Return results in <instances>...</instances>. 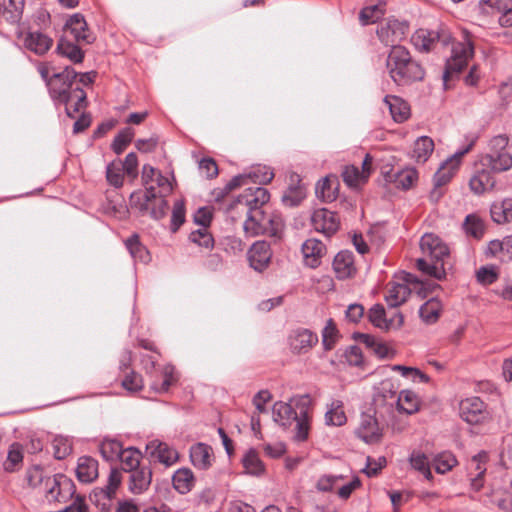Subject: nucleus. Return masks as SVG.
Wrapping results in <instances>:
<instances>
[{
    "mask_svg": "<svg viewBox=\"0 0 512 512\" xmlns=\"http://www.w3.org/2000/svg\"><path fill=\"white\" fill-rule=\"evenodd\" d=\"M397 409L406 414H413L419 409V398L411 390H402L396 400Z\"/></svg>",
    "mask_w": 512,
    "mask_h": 512,
    "instance_id": "36",
    "label": "nucleus"
},
{
    "mask_svg": "<svg viewBox=\"0 0 512 512\" xmlns=\"http://www.w3.org/2000/svg\"><path fill=\"white\" fill-rule=\"evenodd\" d=\"M492 173L493 171L485 166L477 169L469 180L470 190L476 195L492 190L495 186V178Z\"/></svg>",
    "mask_w": 512,
    "mask_h": 512,
    "instance_id": "24",
    "label": "nucleus"
},
{
    "mask_svg": "<svg viewBox=\"0 0 512 512\" xmlns=\"http://www.w3.org/2000/svg\"><path fill=\"white\" fill-rule=\"evenodd\" d=\"M459 414L465 422L471 425L479 424L489 416L486 404L476 396L463 399L460 402Z\"/></svg>",
    "mask_w": 512,
    "mask_h": 512,
    "instance_id": "12",
    "label": "nucleus"
},
{
    "mask_svg": "<svg viewBox=\"0 0 512 512\" xmlns=\"http://www.w3.org/2000/svg\"><path fill=\"white\" fill-rule=\"evenodd\" d=\"M356 436L367 444L380 442L383 436L382 428L379 426L375 415L362 413L359 425L355 430Z\"/></svg>",
    "mask_w": 512,
    "mask_h": 512,
    "instance_id": "14",
    "label": "nucleus"
},
{
    "mask_svg": "<svg viewBox=\"0 0 512 512\" xmlns=\"http://www.w3.org/2000/svg\"><path fill=\"white\" fill-rule=\"evenodd\" d=\"M488 454L481 451L474 455L468 463V471L471 481V487L475 491H479L484 485V474L486 472V463Z\"/></svg>",
    "mask_w": 512,
    "mask_h": 512,
    "instance_id": "21",
    "label": "nucleus"
},
{
    "mask_svg": "<svg viewBox=\"0 0 512 512\" xmlns=\"http://www.w3.org/2000/svg\"><path fill=\"white\" fill-rule=\"evenodd\" d=\"M74 484L63 474L46 478L44 490L48 501L65 502L74 494Z\"/></svg>",
    "mask_w": 512,
    "mask_h": 512,
    "instance_id": "11",
    "label": "nucleus"
},
{
    "mask_svg": "<svg viewBox=\"0 0 512 512\" xmlns=\"http://www.w3.org/2000/svg\"><path fill=\"white\" fill-rule=\"evenodd\" d=\"M148 196V201L143 203V207L139 206L132 196H130L129 203L131 209L137 210L141 215L148 214L154 220H160L164 218L169 209V204L167 201V196L164 194H154V197Z\"/></svg>",
    "mask_w": 512,
    "mask_h": 512,
    "instance_id": "13",
    "label": "nucleus"
},
{
    "mask_svg": "<svg viewBox=\"0 0 512 512\" xmlns=\"http://www.w3.org/2000/svg\"><path fill=\"white\" fill-rule=\"evenodd\" d=\"M423 257L417 259L416 266L424 274L441 280L445 277L444 259L449 256V248L436 235L424 234L420 239Z\"/></svg>",
    "mask_w": 512,
    "mask_h": 512,
    "instance_id": "4",
    "label": "nucleus"
},
{
    "mask_svg": "<svg viewBox=\"0 0 512 512\" xmlns=\"http://www.w3.org/2000/svg\"><path fill=\"white\" fill-rule=\"evenodd\" d=\"M23 461L22 447L18 443H13L8 451L7 459L4 462V469L7 472H13Z\"/></svg>",
    "mask_w": 512,
    "mask_h": 512,
    "instance_id": "54",
    "label": "nucleus"
},
{
    "mask_svg": "<svg viewBox=\"0 0 512 512\" xmlns=\"http://www.w3.org/2000/svg\"><path fill=\"white\" fill-rule=\"evenodd\" d=\"M123 168L120 161H113L106 167V178L109 184L115 188H120L123 185Z\"/></svg>",
    "mask_w": 512,
    "mask_h": 512,
    "instance_id": "55",
    "label": "nucleus"
},
{
    "mask_svg": "<svg viewBox=\"0 0 512 512\" xmlns=\"http://www.w3.org/2000/svg\"><path fill=\"white\" fill-rule=\"evenodd\" d=\"M384 102L388 106L391 116L396 122L401 123L409 117V105L400 97L386 95Z\"/></svg>",
    "mask_w": 512,
    "mask_h": 512,
    "instance_id": "34",
    "label": "nucleus"
},
{
    "mask_svg": "<svg viewBox=\"0 0 512 512\" xmlns=\"http://www.w3.org/2000/svg\"><path fill=\"white\" fill-rule=\"evenodd\" d=\"M57 52L74 63H81L84 53L75 44L61 39L57 44Z\"/></svg>",
    "mask_w": 512,
    "mask_h": 512,
    "instance_id": "47",
    "label": "nucleus"
},
{
    "mask_svg": "<svg viewBox=\"0 0 512 512\" xmlns=\"http://www.w3.org/2000/svg\"><path fill=\"white\" fill-rule=\"evenodd\" d=\"M411 293L410 288L404 283H390L387 289L385 300L391 308L403 304Z\"/></svg>",
    "mask_w": 512,
    "mask_h": 512,
    "instance_id": "32",
    "label": "nucleus"
},
{
    "mask_svg": "<svg viewBox=\"0 0 512 512\" xmlns=\"http://www.w3.org/2000/svg\"><path fill=\"white\" fill-rule=\"evenodd\" d=\"M288 342L293 353L305 354L318 343V336L309 329L298 328L290 333Z\"/></svg>",
    "mask_w": 512,
    "mask_h": 512,
    "instance_id": "17",
    "label": "nucleus"
},
{
    "mask_svg": "<svg viewBox=\"0 0 512 512\" xmlns=\"http://www.w3.org/2000/svg\"><path fill=\"white\" fill-rule=\"evenodd\" d=\"M398 386L392 379H384L373 387V405L376 409L396 404Z\"/></svg>",
    "mask_w": 512,
    "mask_h": 512,
    "instance_id": "16",
    "label": "nucleus"
},
{
    "mask_svg": "<svg viewBox=\"0 0 512 512\" xmlns=\"http://www.w3.org/2000/svg\"><path fill=\"white\" fill-rule=\"evenodd\" d=\"M476 140V136H471L469 143L465 147L456 151L444 163H442L434 175V184L436 187H441L452 179L456 171L459 169L462 157L471 150Z\"/></svg>",
    "mask_w": 512,
    "mask_h": 512,
    "instance_id": "10",
    "label": "nucleus"
},
{
    "mask_svg": "<svg viewBox=\"0 0 512 512\" xmlns=\"http://www.w3.org/2000/svg\"><path fill=\"white\" fill-rule=\"evenodd\" d=\"M342 177L349 187H356L367 180V175L360 172L359 168L354 165L346 166L342 172Z\"/></svg>",
    "mask_w": 512,
    "mask_h": 512,
    "instance_id": "56",
    "label": "nucleus"
},
{
    "mask_svg": "<svg viewBox=\"0 0 512 512\" xmlns=\"http://www.w3.org/2000/svg\"><path fill=\"white\" fill-rule=\"evenodd\" d=\"M310 407L309 395L295 396L290 403L278 401L272 408L273 420L284 428L290 427L295 422L294 439L304 441L310 429Z\"/></svg>",
    "mask_w": 512,
    "mask_h": 512,
    "instance_id": "3",
    "label": "nucleus"
},
{
    "mask_svg": "<svg viewBox=\"0 0 512 512\" xmlns=\"http://www.w3.org/2000/svg\"><path fill=\"white\" fill-rule=\"evenodd\" d=\"M141 178L144 191L138 190L130 195L141 207H143V203H146L145 201H148L147 195L150 197H154V194L169 195L173 190L170 180L149 164L143 166Z\"/></svg>",
    "mask_w": 512,
    "mask_h": 512,
    "instance_id": "6",
    "label": "nucleus"
},
{
    "mask_svg": "<svg viewBox=\"0 0 512 512\" xmlns=\"http://www.w3.org/2000/svg\"><path fill=\"white\" fill-rule=\"evenodd\" d=\"M384 3L364 7L359 14L362 25H368L378 21L384 15Z\"/></svg>",
    "mask_w": 512,
    "mask_h": 512,
    "instance_id": "50",
    "label": "nucleus"
},
{
    "mask_svg": "<svg viewBox=\"0 0 512 512\" xmlns=\"http://www.w3.org/2000/svg\"><path fill=\"white\" fill-rule=\"evenodd\" d=\"M141 457V452L138 449L134 447L123 448V452L119 457L122 470L129 472L142 466L143 464L140 463Z\"/></svg>",
    "mask_w": 512,
    "mask_h": 512,
    "instance_id": "44",
    "label": "nucleus"
},
{
    "mask_svg": "<svg viewBox=\"0 0 512 512\" xmlns=\"http://www.w3.org/2000/svg\"><path fill=\"white\" fill-rule=\"evenodd\" d=\"M447 39L448 37L442 39L438 31L419 29L413 34L412 43L417 50L429 52L440 40L446 44Z\"/></svg>",
    "mask_w": 512,
    "mask_h": 512,
    "instance_id": "25",
    "label": "nucleus"
},
{
    "mask_svg": "<svg viewBox=\"0 0 512 512\" xmlns=\"http://www.w3.org/2000/svg\"><path fill=\"white\" fill-rule=\"evenodd\" d=\"M122 480L121 472L112 468L108 477V483L101 488H95L90 494V501L99 509V512H109L112 500Z\"/></svg>",
    "mask_w": 512,
    "mask_h": 512,
    "instance_id": "9",
    "label": "nucleus"
},
{
    "mask_svg": "<svg viewBox=\"0 0 512 512\" xmlns=\"http://www.w3.org/2000/svg\"><path fill=\"white\" fill-rule=\"evenodd\" d=\"M128 490L136 495L144 493L152 481V470L148 465H142L128 472Z\"/></svg>",
    "mask_w": 512,
    "mask_h": 512,
    "instance_id": "20",
    "label": "nucleus"
},
{
    "mask_svg": "<svg viewBox=\"0 0 512 512\" xmlns=\"http://www.w3.org/2000/svg\"><path fill=\"white\" fill-rule=\"evenodd\" d=\"M174 489L180 494H187L195 485V477L191 469L180 468L175 471L172 477Z\"/></svg>",
    "mask_w": 512,
    "mask_h": 512,
    "instance_id": "33",
    "label": "nucleus"
},
{
    "mask_svg": "<svg viewBox=\"0 0 512 512\" xmlns=\"http://www.w3.org/2000/svg\"><path fill=\"white\" fill-rule=\"evenodd\" d=\"M4 19L11 24H18L23 15L24 0H3L2 1Z\"/></svg>",
    "mask_w": 512,
    "mask_h": 512,
    "instance_id": "37",
    "label": "nucleus"
},
{
    "mask_svg": "<svg viewBox=\"0 0 512 512\" xmlns=\"http://www.w3.org/2000/svg\"><path fill=\"white\" fill-rule=\"evenodd\" d=\"M473 55L474 46L468 37H465L463 41L452 44L451 55L446 60L443 72V81L445 85L449 80L457 77L462 72Z\"/></svg>",
    "mask_w": 512,
    "mask_h": 512,
    "instance_id": "8",
    "label": "nucleus"
},
{
    "mask_svg": "<svg viewBox=\"0 0 512 512\" xmlns=\"http://www.w3.org/2000/svg\"><path fill=\"white\" fill-rule=\"evenodd\" d=\"M125 245L134 261L148 263L151 259L147 248L140 242L139 236L133 234L126 241Z\"/></svg>",
    "mask_w": 512,
    "mask_h": 512,
    "instance_id": "35",
    "label": "nucleus"
},
{
    "mask_svg": "<svg viewBox=\"0 0 512 512\" xmlns=\"http://www.w3.org/2000/svg\"><path fill=\"white\" fill-rule=\"evenodd\" d=\"M52 44L53 39L39 31L29 32L24 39L25 47L38 55L45 54Z\"/></svg>",
    "mask_w": 512,
    "mask_h": 512,
    "instance_id": "29",
    "label": "nucleus"
},
{
    "mask_svg": "<svg viewBox=\"0 0 512 512\" xmlns=\"http://www.w3.org/2000/svg\"><path fill=\"white\" fill-rule=\"evenodd\" d=\"M185 222V204L183 200L175 201L171 216V231L176 232Z\"/></svg>",
    "mask_w": 512,
    "mask_h": 512,
    "instance_id": "63",
    "label": "nucleus"
},
{
    "mask_svg": "<svg viewBox=\"0 0 512 512\" xmlns=\"http://www.w3.org/2000/svg\"><path fill=\"white\" fill-rule=\"evenodd\" d=\"M55 458L61 460L72 452V440L65 436H56L52 442Z\"/></svg>",
    "mask_w": 512,
    "mask_h": 512,
    "instance_id": "58",
    "label": "nucleus"
},
{
    "mask_svg": "<svg viewBox=\"0 0 512 512\" xmlns=\"http://www.w3.org/2000/svg\"><path fill=\"white\" fill-rule=\"evenodd\" d=\"M66 31H69L77 42L90 44L94 38L87 33V23L83 15L76 13L72 15L66 22Z\"/></svg>",
    "mask_w": 512,
    "mask_h": 512,
    "instance_id": "27",
    "label": "nucleus"
},
{
    "mask_svg": "<svg viewBox=\"0 0 512 512\" xmlns=\"http://www.w3.org/2000/svg\"><path fill=\"white\" fill-rule=\"evenodd\" d=\"M476 279L482 285H490L498 279V271L494 266H482L476 272Z\"/></svg>",
    "mask_w": 512,
    "mask_h": 512,
    "instance_id": "64",
    "label": "nucleus"
},
{
    "mask_svg": "<svg viewBox=\"0 0 512 512\" xmlns=\"http://www.w3.org/2000/svg\"><path fill=\"white\" fill-rule=\"evenodd\" d=\"M406 29L407 26L404 23L396 19H390L385 23H382L377 28L376 33L383 44L386 46L391 45L392 48L393 46H396V42L401 41L404 37Z\"/></svg>",
    "mask_w": 512,
    "mask_h": 512,
    "instance_id": "19",
    "label": "nucleus"
},
{
    "mask_svg": "<svg viewBox=\"0 0 512 512\" xmlns=\"http://www.w3.org/2000/svg\"><path fill=\"white\" fill-rule=\"evenodd\" d=\"M387 315L385 308L381 304H375L373 305L369 312H368V318L370 322L377 328H380L382 330H386L388 328L387 326Z\"/></svg>",
    "mask_w": 512,
    "mask_h": 512,
    "instance_id": "57",
    "label": "nucleus"
},
{
    "mask_svg": "<svg viewBox=\"0 0 512 512\" xmlns=\"http://www.w3.org/2000/svg\"><path fill=\"white\" fill-rule=\"evenodd\" d=\"M337 187L329 177L320 180L316 185V195L324 202H331L336 199Z\"/></svg>",
    "mask_w": 512,
    "mask_h": 512,
    "instance_id": "48",
    "label": "nucleus"
},
{
    "mask_svg": "<svg viewBox=\"0 0 512 512\" xmlns=\"http://www.w3.org/2000/svg\"><path fill=\"white\" fill-rule=\"evenodd\" d=\"M418 179L415 168L407 167L393 174L386 175V181L393 182L397 188L408 190Z\"/></svg>",
    "mask_w": 512,
    "mask_h": 512,
    "instance_id": "31",
    "label": "nucleus"
},
{
    "mask_svg": "<svg viewBox=\"0 0 512 512\" xmlns=\"http://www.w3.org/2000/svg\"><path fill=\"white\" fill-rule=\"evenodd\" d=\"M509 137L506 134L494 136L488 144V151L482 157V165L494 173H501L512 168V154L507 149Z\"/></svg>",
    "mask_w": 512,
    "mask_h": 512,
    "instance_id": "7",
    "label": "nucleus"
},
{
    "mask_svg": "<svg viewBox=\"0 0 512 512\" xmlns=\"http://www.w3.org/2000/svg\"><path fill=\"white\" fill-rule=\"evenodd\" d=\"M94 71L78 74L73 68L65 67L54 73L48 81L49 92L56 104H64L68 117L86 106V93L81 86H89L96 78Z\"/></svg>",
    "mask_w": 512,
    "mask_h": 512,
    "instance_id": "2",
    "label": "nucleus"
},
{
    "mask_svg": "<svg viewBox=\"0 0 512 512\" xmlns=\"http://www.w3.org/2000/svg\"><path fill=\"white\" fill-rule=\"evenodd\" d=\"M267 189L256 186L249 187L241 193L234 202L236 207H242L246 213L243 224L244 231L249 236L266 234L280 238L284 229V220L280 214H266L262 207L269 201Z\"/></svg>",
    "mask_w": 512,
    "mask_h": 512,
    "instance_id": "1",
    "label": "nucleus"
},
{
    "mask_svg": "<svg viewBox=\"0 0 512 512\" xmlns=\"http://www.w3.org/2000/svg\"><path fill=\"white\" fill-rule=\"evenodd\" d=\"M189 239L193 243L204 248H212L214 245V239L209 233L208 228H199L195 231H192Z\"/></svg>",
    "mask_w": 512,
    "mask_h": 512,
    "instance_id": "62",
    "label": "nucleus"
},
{
    "mask_svg": "<svg viewBox=\"0 0 512 512\" xmlns=\"http://www.w3.org/2000/svg\"><path fill=\"white\" fill-rule=\"evenodd\" d=\"M146 450L154 460L166 467L172 466L179 459L177 450L160 440L150 441L146 445Z\"/></svg>",
    "mask_w": 512,
    "mask_h": 512,
    "instance_id": "18",
    "label": "nucleus"
},
{
    "mask_svg": "<svg viewBox=\"0 0 512 512\" xmlns=\"http://www.w3.org/2000/svg\"><path fill=\"white\" fill-rule=\"evenodd\" d=\"M99 451L104 460L107 462H115L119 460L123 452V446L121 442L116 439H104L99 446Z\"/></svg>",
    "mask_w": 512,
    "mask_h": 512,
    "instance_id": "39",
    "label": "nucleus"
},
{
    "mask_svg": "<svg viewBox=\"0 0 512 512\" xmlns=\"http://www.w3.org/2000/svg\"><path fill=\"white\" fill-rule=\"evenodd\" d=\"M496 8L500 13L499 24L502 27L512 26V1L502 0L496 3Z\"/></svg>",
    "mask_w": 512,
    "mask_h": 512,
    "instance_id": "60",
    "label": "nucleus"
},
{
    "mask_svg": "<svg viewBox=\"0 0 512 512\" xmlns=\"http://www.w3.org/2000/svg\"><path fill=\"white\" fill-rule=\"evenodd\" d=\"M311 222L317 232L323 233L327 237L336 233L340 226L338 215L326 208L314 210Z\"/></svg>",
    "mask_w": 512,
    "mask_h": 512,
    "instance_id": "15",
    "label": "nucleus"
},
{
    "mask_svg": "<svg viewBox=\"0 0 512 512\" xmlns=\"http://www.w3.org/2000/svg\"><path fill=\"white\" fill-rule=\"evenodd\" d=\"M386 67L391 79L397 85H408L421 81L425 72L404 46H393L388 54Z\"/></svg>",
    "mask_w": 512,
    "mask_h": 512,
    "instance_id": "5",
    "label": "nucleus"
},
{
    "mask_svg": "<svg viewBox=\"0 0 512 512\" xmlns=\"http://www.w3.org/2000/svg\"><path fill=\"white\" fill-rule=\"evenodd\" d=\"M306 196V190L304 185L297 184V185H291L288 187V189L284 192L282 196V202L287 207H296L298 206L302 200Z\"/></svg>",
    "mask_w": 512,
    "mask_h": 512,
    "instance_id": "46",
    "label": "nucleus"
},
{
    "mask_svg": "<svg viewBox=\"0 0 512 512\" xmlns=\"http://www.w3.org/2000/svg\"><path fill=\"white\" fill-rule=\"evenodd\" d=\"M271 256L270 245L266 241L255 242L248 252L250 266L258 272L268 267Z\"/></svg>",
    "mask_w": 512,
    "mask_h": 512,
    "instance_id": "22",
    "label": "nucleus"
},
{
    "mask_svg": "<svg viewBox=\"0 0 512 512\" xmlns=\"http://www.w3.org/2000/svg\"><path fill=\"white\" fill-rule=\"evenodd\" d=\"M134 137V131L132 128L127 127L121 130L117 136L114 138L112 143V149L113 151L119 155L121 154L128 144L131 143L132 139Z\"/></svg>",
    "mask_w": 512,
    "mask_h": 512,
    "instance_id": "59",
    "label": "nucleus"
},
{
    "mask_svg": "<svg viewBox=\"0 0 512 512\" xmlns=\"http://www.w3.org/2000/svg\"><path fill=\"white\" fill-rule=\"evenodd\" d=\"M242 463L246 472L250 475L259 476L264 473V464L254 449H250L245 453Z\"/></svg>",
    "mask_w": 512,
    "mask_h": 512,
    "instance_id": "45",
    "label": "nucleus"
},
{
    "mask_svg": "<svg viewBox=\"0 0 512 512\" xmlns=\"http://www.w3.org/2000/svg\"><path fill=\"white\" fill-rule=\"evenodd\" d=\"M162 381H154L151 384V388L158 392V393H164L167 392L170 388V386L177 381V378L175 376L174 367L172 365H166L162 372Z\"/></svg>",
    "mask_w": 512,
    "mask_h": 512,
    "instance_id": "51",
    "label": "nucleus"
},
{
    "mask_svg": "<svg viewBox=\"0 0 512 512\" xmlns=\"http://www.w3.org/2000/svg\"><path fill=\"white\" fill-rule=\"evenodd\" d=\"M491 217L498 224L510 221L512 219V199L506 198L501 202L494 203L491 207Z\"/></svg>",
    "mask_w": 512,
    "mask_h": 512,
    "instance_id": "40",
    "label": "nucleus"
},
{
    "mask_svg": "<svg viewBox=\"0 0 512 512\" xmlns=\"http://www.w3.org/2000/svg\"><path fill=\"white\" fill-rule=\"evenodd\" d=\"M190 460L195 468L207 470L214 460L211 446L202 442L192 445L190 447Z\"/></svg>",
    "mask_w": 512,
    "mask_h": 512,
    "instance_id": "26",
    "label": "nucleus"
},
{
    "mask_svg": "<svg viewBox=\"0 0 512 512\" xmlns=\"http://www.w3.org/2000/svg\"><path fill=\"white\" fill-rule=\"evenodd\" d=\"M434 151V142L428 136L419 137L413 147L412 158L418 163H424Z\"/></svg>",
    "mask_w": 512,
    "mask_h": 512,
    "instance_id": "38",
    "label": "nucleus"
},
{
    "mask_svg": "<svg viewBox=\"0 0 512 512\" xmlns=\"http://www.w3.org/2000/svg\"><path fill=\"white\" fill-rule=\"evenodd\" d=\"M457 465V459L451 452H442L433 458V466L439 474H445Z\"/></svg>",
    "mask_w": 512,
    "mask_h": 512,
    "instance_id": "49",
    "label": "nucleus"
},
{
    "mask_svg": "<svg viewBox=\"0 0 512 512\" xmlns=\"http://www.w3.org/2000/svg\"><path fill=\"white\" fill-rule=\"evenodd\" d=\"M409 462L411 467L420 472L427 480L433 478L430 461L425 453L414 450L409 456Z\"/></svg>",
    "mask_w": 512,
    "mask_h": 512,
    "instance_id": "42",
    "label": "nucleus"
},
{
    "mask_svg": "<svg viewBox=\"0 0 512 512\" xmlns=\"http://www.w3.org/2000/svg\"><path fill=\"white\" fill-rule=\"evenodd\" d=\"M76 475L79 481L91 483L98 476V462L89 456H82L78 459Z\"/></svg>",
    "mask_w": 512,
    "mask_h": 512,
    "instance_id": "30",
    "label": "nucleus"
},
{
    "mask_svg": "<svg viewBox=\"0 0 512 512\" xmlns=\"http://www.w3.org/2000/svg\"><path fill=\"white\" fill-rule=\"evenodd\" d=\"M464 227L466 233L475 238H481L484 235V223L474 215H468L466 217Z\"/></svg>",
    "mask_w": 512,
    "mask_h": 512,
    "instance_id": "61",
    "label": "nucleus"
},
{
    "mask_svg": "<svg viewBox=\"0 0 512 512\" xmlns=\"http://www.w3.org/2000/svg\"><path fill=\"white\" fill-rule=\"evenodd\" d=\"M304 263L310 268H317L326 254L325 245L318 239H307L301 246Z\"/></svg>",
    "mask_w": 512,
    "mask_h": 512,
    "instance_id": "23",
    "label": "nucleus"
},
{
    "mask_svg": "<svg viewBox=\"0 0 512 512\" xmlns=\"http://www.w3.org/2000/svg\"><path fill=\"white\" fill-rule=\"evenodd\" d=\"M346 421L342 401L333 400L325 413V423L332 426H342Z\"/></svg>",
    "mask_w": 512,
    "mask_h": 512,
    "instance_id": "41",
    "label": "nucleus"
},
{
    "mask_svg": "<svg viewBox=\"0 0 512 512\" xmlns=\"http://www.w3.org/2000/svg\"><path fill=\"white\" fill-rule=\"evenodd\" d=\"M360 339L368 348L372 349L379 358H388L390 356L391 349L375 337L367 334H361Z\"/></svg>",
    "mask_w": 512,
    "mask_h": 512,
    "instance_id": "53",
    "label": "nucleus"
},
{
    "mask_svg": "<svg viewBox=\"0 0 512 512\" xmlns=\"http://www.w3.org/2000/svg\"><path fill=\"white\" fill-rule=\"evenodd\" d=\"M247 180H251L255 184H267L269 183L273 177V171L263 165H257L251 168V170L246 173Z\"/></svg>",
    "mask_w": 512,
    "mask_h": 512,
    "instance_id": "52",
    "label": "nucleus"
},
{
    "mask_svg": "<svg viewBox=\"0 0 512 512\" xmlns=\"http://www.w3.org/2000/svg\"><path fill=\"white\" fill-rule=\"evenodd\" d=\"M440 311V301L437 300L436 298H431L430 300L426 301L423 305H421L419 309V315L426 324H433L438 320L440 316Z\"/></svg>",
    "mask_w": 512,
    "mask_h": 512,
    "instance_id": "43",
    "label": "nucleus"
},
{
    "mask_svg": "<svg viewBox=\"0 0 512 512\" xmlns=\"http://www.w3.org/2000/svg\"><path fill=\"white\" fill-rule=\"evenodd\" d=\"M333 269L339 279L350 277L355 271L353 253L347 250L340 251L334 257Z\"/></svg>",
    "mask_w": 512,
    "mask_h": 512,
    "instance_id": "28",
    "label": "nucleus"
}]
</instances>
